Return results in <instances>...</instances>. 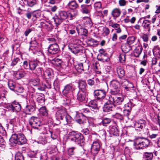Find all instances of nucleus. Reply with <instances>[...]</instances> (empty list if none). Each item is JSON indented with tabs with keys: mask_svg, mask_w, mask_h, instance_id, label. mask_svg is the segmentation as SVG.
<instances>
[{
	"mask_svg": "<svg viewBox=\"0 0 160 160\" xmlns=\"http://www.w3.org/2000/svg\"><path fill=\"white\" fill-rule=\"evenodd\" d=\"M76 14L73 13H72L69 12L61 11L59 12L58 15L55 17L54 21L57 25L60 24L63 21L67 19L70 20L74 19Z\"/></svg>",
	"mask_w": 160,
	"mask_h": 160,
	"instance_id": "f257e3e1",
	"label": "nucleus"
},
{
	"mask_svg": "<svg viewBox=\"0 0 160 160\" xmlns=\"http://www.w3.org/2000/svg\"><path fill=\"white\" fill-rule=\"evenodd\" d=\"M27 140L24 135L22 133L12 134L9 139V144L12 146H14L17 144L22 145L26 142Z\"/></svg>",
	"mask_w": 160,
	"mask_h": 160,
	"instance_id": "f03ea898",
	"label": "nucleus"
},
{
	"mask_svg": "<svg viewBox=\"0 0 160 160\" xmlns=\"http://www.w3.org/2000/svg\"><path fill=\"white\" fill-rule=\"evenodd\" d=\"M69 138L78 144L83 143L84 142V139L82 135L77 132L72 131L69 133Z\"/></svg>",
	"mask_w": 160,
	"mask_h": 160,
	"instance_id": "7ed1b4c3",
	"label": "nucleus"
},
{
	"mask_svg": "<svg viewBox=\"0 0 160 160\" xmlns=\"http://www.w3.org/2000/svg\"><path fill=\"white\" fill-rule=\"evenodd\" d=\"M116 94H111L108 99V102L112 104L113 105L121 104L123 102L125 96L123 95H115Z\"/></svg>",
	"mask_w": 160,
	"mask_h": 160,
	"instance_id": "20e7f679",
	"label": "nucleus"
},
{
	"mask_svg": "<svg viewBox=\"0 0 160 160\" xmlns=\"http://www.w3.org/2000/svg\"><path fill=\"white\" fill-rule=\"evenodd\" d=\"M110 87L111 88V94H117L119 92V83L117 80H113L110 82Z\"/></svg>",
	"mask_w": 160,
	"mask_h": 160,
	"instance_id": "39448f33",
	"label": "nucleus"
},
{
	"mask_svg": "<svg viewBox=\"0 0 160 160\" xmlns=\"http://www.w3.org/2000/svg\"><path fill=\"white\" fill-rule=\"evenodd\" d=\"M6 108L9 111L12 112H18L20 111L21 107L18 102L14 101L12 104L8 103L6 105Z\"/></svg>",
	"mask_w": 160,
	"mask_h": 160,
	"instance_id": "423d86ee",
	"label": "nucleus"
},
{
	"mask_svg": "<svg viewBox=\"0 0 160 160\" xmlns=\"http://www.w3.org/2000/svg\"><path fill=\"white\" fill-rule=\"evenodd\" d=\"M29 123L33 128H36L39 130L41 129V123L39 118L35 117H32L29 119Z\"/></svg>",
	"mask_w": 160,
	"mask_h": 160,
	"instance_id": "0eeeda50",
	"label": "nucleus"
},
{
	"mask_svg": "<svg viewBox=\"0 0 160 160\" xmlns=\"http://www.w3.org/2000/svg\"><path fill=\"white\" fill-rule=\"evenodd\" d=\"M93 94L95 98L100 102L106 96V92L104 89H97L94 91Z\"/></svg>",
	"mask_w": 160,
	"mask_h": 160,
	"instance_id": "6e6552de",
	"label": "nucleus"
},
{
	"mask_svg": "<svg viewBox=\"0 0 160 160\" xmlns=\"http://www.w3.org/2000/svg\"><path fill=\"white\" fill-rule=\"evenodd\" d=\"M100 147L99 140H97L94 142L92 144L91 149L92 153L94 155L98 154L100 150Z\"/></svg>",
	"mask_w": 160,
	"mask_h": 160,
	"instance_id": "1a4fd4ad",
	"label": "nucleus"
},
{
	"mask_svg": "<svg viewBox=\"0 0 160 160\" xmlns=\"http://www.w3.org/2000/svg\"><path fill=\"white\" fill-rule=\"evenodd\" d=\"M59 50V47L56 43L50 44L48 48V52L52 54L58 53Z\"/></svg>",
	"mask_w": 160,
	"mask_h": 160,
	"instance_id": "9d476101",
	"label": "nucleus"
},
{
	"mask_svg": "<svg viewBox=\"0 0 160 160\" xmlns=\"http://www.w3.org/2000/svg\"><path fill=\"white\" fill-rule=\"evenodd\" d=\"M73 89V87L72 84L70 83L66 85L62 91L63 94L68 97L69 94H71L72 90Z\"/></svg>",
	"mask_w": 160,
	"mask_h": 160,
	"instance_id": "9b49d317",
	"label": "nucleus"
},
{
	"mask_svg": "<svg viewBox=\"0 0 160 160\" xmlns=\"http://www.w3.org/2000/svg\"><path fill=\"white\" fill-rule=\"evenodd\" d=\"M146 121L143 120H140L136 122L134 124L135 128L138 131H141L145 126Z\"/></svg>",
	"mask_w": 160,
	"mask_h": 160,
	"instance_id": "f8f14e48",
	"label": "nucleus"
},
{
	"mask_svg": "<svg viewBox=\"0 0 160 160\" xmlns=\"http://www.w3.org/2000/svg\"><path fill=\"white\" fill-rule=\"evenodd\" d=\"M66 110L64 108L60 109L58 110L56 113V117L58 120H63V117L67 113Z\"/></svg>",
	"mask_w": 160,
	"mask_h": 160,
	"instance_id": "ddd939ff",
	"label": "nucleus"
},
{
	"mask_svg": "<svg viewBox=\"0 0 160 160\" xmlns=\"http://www.w3.org/2000/svg\"><path fill=\"white\" fill-rule=\"evenodd\" d=\"M81 12L83 14H88L89 13L91 8V4L86 5L82 4L80 6Z\"/></svg>",
	"mask_w": 160,
	"mask_h": 160,
	"instance_id": "4468645a",
	"label": "nucleus"
},
{
	"mask_svg": "<svg viewBox=\"0 0 160 160\" xmlns=\"http://www.w3.org/2000/svg\"><path fill=\"white\" fill-rule=\"evenodd\" d=\"M52 71L50 69H46L42 75V78L45 79H48L50 80V78L52 77Z\"/></svg>",
	"mask_w": 160,
	"mask_h": 160,
	"instance_id": "2eb2a0df",
	"label": "nucleus"
},
{
	"mask_svg": "<svg viewBox=\"0 0 160 160\" xmlns=\"http://www.w3.org/2000/svg\"><path fill=\"white\" fill-rule=\"evenodd\" d=\"M68 8L71 10H75L78 8L79 5L75 0L69 2L67 5Z\"/></svg>",
	"mask_w": 160,
	"mask_h": 160,
	"instance_id": "dca6fc26",
	"label": "nucleus"
},
{
	"mask_svg": "<svg viewBox=\"0 0 160 160\" xmlns=\"http://www.w3.org/2000/svg\"><path fill=\"white\" fill-rule=\"evenodd\" d=\"M121 14V10L119 8H115L113 9L112 12L111 14L114 19L119 17Z\"/></svg>",
	"mask_w": 160,
	"mask_h": 160,
	"instance_id": "f3484780",
	"label": "nucleus"
},
{
	"mask_svg": "<svg viewBox=\"0 0 160 160\" xmlns=\"http://www.w3.org/2000/svg\"><path fill=\"white\" fill-rule=\"evenodd\" d=\"M101 102L99 103V102L96 101H91L89 103V107L98 110L99 108L101 107Z\"/></svg>",
	"mask_w": 160,
	"mask_h": 160,
	"instance_id": "a211bd4d",
	"label": "nucleus"
},
{
	"mask_svg": "<svg viewBox=\"0 0 160 160\" xmlns=\"http://www.w3.org/2000/svg\"><path fill=\"white\" fill-rule=\"evenodd\" d=\"M86 98V93L84 91H79L77 94V99L80 102L84 101Z\"/></svg>",
	"mask_w": 160,
	"mask_h": 160,
	"instance_id": "6ab92c4d",
	"label": "nucleus"
},
{
	"mask_svg": "<svg viewBox=\"0 0 160 160\" xmlns=\"http://www.w3.org/2000/svg\"><path fill=\"white\" fill-rule=\"evenodd\" d=\"M134 148L136 149H143L145 148L143 144L141 142L140 140H136L134 143Z\"/></svg>",
	"mask_w": 160,
	"mask_h": 160,
	"instance_id": "aec40b11",
	"label": "nucleus"
},
{
	"mask_svg": "<svg viewBox=\"0 0 160 160\" xmlns=\"http://www.w3.org/2000/svg\"><path fill=\"white\" fill-rule=\"evenodd\" d=\"M87 84L84 81L81 80L79 81V88L80 91H84L85 92L86 90Z\"/></svg>",
	"mask_w": 160,
	"mask_h": 160,
	"instance_id": "412c9836",
	"label": "nucleus"
},
{
	"mask_svg": "<svg viewBox=\"0 0 160 160\" xmlns=\"http://www.w3.org/2000/svg\"><path fill=\"white\" fill-rule=\"evenodd\" d=\"M38 61H30L29 62V69L32 70H35L38 66Z\"/></svg>",
	"mask_w": 160,
	"mask_h": 160,
	"instance_id": "4be33fe9",
	"label": "nucleus"
},
{
	"mask_svg": "<svg viewBox=\"0 0 160 160\" xmlns=\"http://www.w3.org/2000/svg\"><path fill=\"white\" fill-rule=\"evenodd\" d=\"M142 48L140 45H138L134 50V56L136 57H138L141 53Z\"/></svg>",
	"mask_w": 160,
	"mask_h": 160,
	"instance_id": "5701e85b",
	"label": "nucleus"
},
{
	"mask_svg": "<svg viewBox=\"0 0 160 160\" xmlns=\"http://www.w3.org/2000/svg\"><path fill=\"white\" fill-rule=\"evenodd\" d=\"M108 102L106 103L103 106V110L105 112H108L112 110V104L108 103Z\"/></svg>",
	"mask_w": 160,
	"mask_h": 160,
	"instance_id": "b1692460",
	"label": "nucleus"
},
{
	"mask_svg": "<svg viewBox=\"0 0 160 160\" xmlns=\"http://www.w3.org/2000/svg\"><path fill=\"white\" fill-rule=\"evenodd\" d=\"M35 110V105L34 104L28 105L26 107V111L29 114L34 112Z\"/></svg>",
	"mask_w": 160,
	"mask_h": 160,
	"instance_id": "393cba45",
	"label": "nucleus"
},
{
	"mask_svg": "<svg viewBox=\"0 0 160 160\" xmlns=\"http://www.w3.org/2000/svg\"><path fill=\"white\" fill-rule=\"evenodd\" d=\"M109 24V26L115 29L117 33H120L121 32V30L119 24L116 23L113 24L112 22H110Z\"/></svg>",
	"mask_w": 160,
	"mask_h": 160,
	"instance_id": "a878e982",
	"label": "nucleus"
},
{
	"mask_svg": "<svg viewBox=\"0 0 160 160\" xmlns=\"http://www.w3.org/2000/svg\"><path fill=\"white\" fill-rule=\"evenodd\" d=\"M120 82L122 86H124V88L126 89L128 88V87L129 85H132L131 82H129V81L126 79L122 78L120 81Z\"/></svg>",
	"mask_w": 160,
	"mask_h": 160,
	"instance_id": "bb28decb",
	"label": "nucleus"
},
{
	"mask_svg": "<svg viewBox=\"0 0 160 160\" xmlns=\"http://www.w3.org/2000/svg\"><path fill=\"white\" fill-rule=\"evenodd\" d=\"M117 71L120 78H122L124 76L125 74L124 70L121 67H119L117 68Z\"/></svg>",
	"mask_w": 160,
	"mask_h": 160,
	"instance_id": "cd10ccee",
	"label": "nucleus"
},
{
	"mask_svg": "<svg viewBox=\"0 0 160 160\" xmlns=\"http://www.w3.org/2000/svg\"><path fill=\"white\" fill-rule=\"evenodd\" d=\"M44 95L41 93H38L36 94V97L37 98V101L41 103L44 102Z\"/></svg>",
	"mask_w": 160,
	"mask_h": 160,
	"instance_id": "c85d7f7f",
	"label": "nucleus"
},
{
	"mask_svg": "<svg viewBox=\"0 0 160 160\" xmlns=\"http://www.w3.org/2000/svg\"><path fill=\"white\" fill-rule=\"evenodd\" d=\"M29 82L34 86H38L40 84V80L38 78H32L30 80Z\"/></svg>",
	"mask_w": 160,
	"mask_h": 160,
	"instance_id": "c756f323",
	"label": "nucleus"
},
{
	"mask_svg": "<svg viewBox=\"0 0 160 160\" xmlns=\"http://www.w3.org/2000/svg\"><path fill=\"white\" fill-rule=\"evenodd\" d=\"M47 142V138L44 136H40L38 139V142L44 145Z\"/></svg>",
	"mask_w": 160,
	"mask_h": 160,
	"instance_id": "7c9ffc66",
	"label": "nucleus"
},
{
	"mask_svg": "<svg viewBox=\"0 0 160 160\" xmlns=\"http://www.w3.org/2000/svg\"><path fill=\"white\" fill-rule=\"evenodd\" d=\"M153 155L152 152H145L144 153L143 158L147 160H151L153 158Z\"/></svg>",
	"mask_w": 160,
	"mask_h": 160,
	"instance_id": "2f4dec72",
	"label": "nucleus"
},
{
	"mask_svg": "<svg viewBox=\"0 0 160 160\" xmlns=\"http://www.w3.org/2000/svg\"><path fill=\"white\" fill-rule=\"evenodd\" d=\"M65 117H63V120L66 121L65 124H68L70 123L72 121V118L67 113L65 115Z\"/></svg>",
	"mask_w": 160,
	"mask_h": 160,
	"instance_id": "473e14b6",
	"label": "nucleus"
},
{
	"mask_svg": "<svg viewBox=\"0 0 160 160\" xmlns=\"http://www.w3.org/2000/svg\"><path fill=\"white\" fill-rule=\"evenodd\" d=\"M6 142L1 136H0V148H1L2 150H4L6 147ZM1 148H0V149Z\"/></svg>",
	"mask_w": 160,
	"mask_h": 160,
	"instance_id": "72a5a7b5",
	"label": "nucleus"
},
{
	"mask_svg": "<svg viewBox=\"0 0 160 160\" xmlns=\"http://www.w3.org/2000/svg\"><path fill=\"white\" fill-rule=\"evenodd\" d=\"M110 132L111 134L116 135L118 133L119 131L116 126H112L110 128Z\"/></svg>",
	"mask_w": 160,
	"mask_h": 160,
	"instance_id": "f704fd0d",
	"label": "nucleus"
},
{
	"mask_svg": "<svg viewBox=\"0 0 160 160\" xmlns=\"http://www.w3.org/2000/svg\"><path fill=\"white\" fill-rule=\"evenodd\" d=\"M136 39V38L134 36L129 37L127 40L128 44L129 45L135 44Z\"/></svg>",
	"mask_w": 160,
	"mask_h": 160,
	"instance_id": "c9c22d12",
	"label": "nucleus"
},
{
	"mask_svg": "<svg viewBox=\"0 0 160 160\" xmlns=\"http://www.w3.org/2000/svg\"><path fill=\"white\" fill-rule=\"evenodd\" d=\"M40 114L44 116H47L48 115V111L45 107H42L39 109Z\"/></svg>",
	"mask_w": 160,
	"mask_h": 160,
	"instance_id": "e433bc0d",
	"label": "nucleus"
},
{
	"mask_svg": "<svg viewBox=\"0 0 160 160\" xmlns=\"http://www.w3.org/2000/svg\"><path fill=\"white\" fill-rule=\"evenodd\" d=\"M8 86L9 88L12 90H14L16 88L15 83L12 80H9L8 82Z\"/></svg>",
	"mask_w": 160,
	"mask_h": 160,
	"instance_id": "4c0bfd02",
	"label": "nucleus"
},
{
	"mask_svg": "<svg viewBox=\"0 0 160 160\" xmlns=\"http://www.w3.org/2000/svg\"><path fill=\"white\" fill-rule=\"evenodd\" d=\"M24 1L27 2L28 6L32 7L36 4V0H24Z\"/></svg>",
	"mask_w": 160,
	"mask_h": 160,
	"instance_id": "58836bf2",
	"label": "nucleus"
},
{
	"mask_svg": "<svg viewBox=\"0 0 160 160\" xmlns=\"http://www.w3.org/2000/svg\"><path fill=\"white\" fill-rule=\"evenodd\" d=\"M101 58L99 59L101 61L107 62L108 60V54L106 53L100 55Z\"/></svg>",
	"mask_w": 160,
	"mask_h": 160,
	"instance_id": "ea45409f",
	"label": "nucleus"
},
{
	"mask_svg": "<svg viewBox=\"0 0 160 160\" xmlns=\"http://www.w3.org/2000/svg\"><path fill=\"white\" fill-rule=\"evenodd\" d=\"M132 49L131 46L128 44V45H124L122 47V50L125 53L128 52Z\"/></svg>",
	"mask_w": 160,
	"mask_h": 160,
	"instance_id": "a19ab883",
	"label": "nucleus"
},
{
	"mask_svg": "<svg viewBox=\"0 0 160 160\" xmlns=\"http://www.w3.org/2000/svg\"><path fill=\"white\" fill-rule=\"evenodd\" d=\"M83 63H78L75 66V68L78 72H83Z\"/></svg>",
	"mask_w": 160,
	"mask_h": 160,
	"instance_id": "79ce46f5",
	"label": "nucleus"
},
{
	"mask_svg": "<svg viewBox=\"0 0 160 160\" xmlns=\"http://www.w3.org/2000/svg\"><path fill=\"white\" fill-rule=\"evenodd\" d=\"M32 19H36L40 15V12L39 10L34 11L32 12Z\"/></svg>",
	"mask_w": 160,
	"mask_h": 160,
	"instance_id": "37998d69",
	"label": "nucleus"
},
{
	"mask_svg": "<svg viewBox=\"0 0 160 160\" xmlns=\"http://www.w3.org/2000/svg\"><path fill=\"white\" fill-rule=\"evenodd\" d=\"M141 142L142 143L145 148L147 147L149 145L150 141L149 140L147 139H144L140 140Z\"/></svg>",
	"mask_w": 160,
	"mask_h": 160,
	"instance_id": "c03bdc74",
	"label": "nucleus"
},
{
	"mask_svg": "<svg viewBox=\"0 0 160 160\" xmlns=\"http://www.w3.org/2000/svg\"><path fill=\"white\" fill-rule=\"evenodd\" d=\"M26 73L24 72L21 71L18 72L16 74V77L18 79H21L23 78L26 75Z\"/></svg>",
	"mask_w": 160,
	"mask_h": 160,
	"instance_id": "a18cd8bd",
	"label": "nucleus"
},
{
	"mask_svg": "<svg viewBox=\"0 0 160 160\" xmlns=\"http://www.w3.org/2000/svg\"><path fill=\"white\" fill-rule=\"evenodd\" d=\"M111 122V119L109 118H104L102 121V125L106 126L107 124Z\"/></svg>",
	"mask_w": 160,
	"mask_h": 160,
	"instance_id": "49530a36",
	"label": "nucleus"
},
{
	"mask_svg": "<svg viewBox=\"0 0 160 160\" xmlns=\"http://www.w3.org/2000/svg\"><path fill=\"white\" fill-rule=\"evenodd\" d=\"M33 73L38 76H42V68H36Z\"/></svg>",
	"mask_w": 160,
	"mask_h": 160,
	"instance_id": "de8ad7c7",
	"label": "nucleus"
},
{
	"mask_svg": "<svg viewBox=\"0 0 160 160\" xmlns=\"http://www.w3.org/2000/svg\"><path fill=\"white\" fill-rule=\"evenodd\" d=\"M83 72H87L90 66L89 63L85 62L83 63Z\"/></svg>",
	"mask_w": 160,
	"mask_h": 160,
	"instance_id": "09e8293b",
	"label": "nucleus"
},
{
	"mask_svg": "<svg viewBox=\"0 0 160 160\" xmlns=\"http://www.w3.org/2000/svg\"><path fill=\"white\" fill-rule=\"evenodd\" d=\"M15 159L16 160H24V157L21 153H17L15 156Z\"/></svg>",
	"mask_w": 160,
	"mask_h": 160,
	"instance_id": "8fccbe9b",
	"label": "nucleus"
},
{
	"mask_svg": "<svg viewBox=\"0 0 160 160\" xmlns=\"http://www.w3.org/2000/svg\"><path fill=\"white\" fill-rule=\"evenodd\" d=\"M119 59L120 62L122 63H123L125 61V55L124 54H120L119 57Z\"/></svg>",
	"mask_w": 160,
	"mask_h": 160,
	"instance_id": "3c124183",
	"label": "nucleus"
},
{
	"mask_svg": "<svg viewBox=\"0 0 160 160\" xmlns=\"http://www.w3.org/2000/svg\"><path fill=\"white\" fill-rule=\"evenodd\" d=\"M7 93V92L6 90L4 89H0V96L5 98V96L6 95Z\"/></svg>",
	"mask_w": 160,
	"mask_h": 160,
	"instance_id": "603ef678",
	"label": "nucleus"
},
{
	"mask_svg": "<svg viewBox=\"0 0 160 160\" xmlns=\"http://www.w3.org/2000/svg\"><path fill=\"white\" fill-rule=\"evenodd\" d=\"M61 61L60 59L56 58L53 60L52 63L57 65H61Z\"/></svg>",
	"mask_w": 160,
	"mask_h": 160,
	"instance_id": "864d4df0",
	"label": "nucleus"
},
{
	"mask_svg": "<svg viewBox=\"0 0 160 160\" xmlns=\"http://www.w3.org/2000/svg\"><path fill=\"white\" fill-rule=\"evenodd\" d=\"M85 25L87 27H91L92 25V23L91 19L89 18H88L87 22H86Z\"/></svg>",
	"mask_w": 160,
	"mask_h": 160,
	"instance_id": "5fc2aeb1",
	"label": "nucleus"
},
{
	"mask_svg": "<svg viewBox=\"0 0 160 160\" xmlns=\"http://www.w3.org/2000/svg\"><path fill=\"white\" fill-rule=\"evenodd\" d=\"M76 122L79 124H83V125H85L86 122V120L82 119L81 118H79L77 119L76 120Z\"/></svg>",
	"mask_w": 160,
	"mask_h": 160,
	"instance_id": "6e6d98bb",
	"label": "nucleus"
},
{
	"mask_svg": "<svg viewBox=\"0 0 160 160\" xmlns=\"http://www.w3.org/2000/svg\"><path fill=\"white\" fill-rule=\"evenodd\" d=\"M150 21L148 20H145L143 21L142 24L144 25V27L148 28L149 27Z\"/></svg>",
	"mask_w": 160,
	"mask_h": 160,
	"instance_id": "4d7b16f0",
	"label": "nucleus"
},
{
	"mask_svg": "<svg viewBox=\"0 0 160 160\" xmlns=\"http://www.w3.org/2000/svg\"><path fill=\"white\" fill-rule=\"evenodd\" d=\"M89 108V106H86V107L82 108L80 110L82 112H83L85 113H88L90 112Z\"/></svg>",
	"mask_w": 160,
	"mask_h": 160,
	"instance_id": "13d9d810",
	"label": "nucleus"
},
{
	"mask_svg": "<svg viewBox=\"0 0 160 160\" xmlns=\"http://www.w3.org/2000/svg\"><path fill=\"white\" fill-rule=\"evenodd\" d=\"M128 2L125 0H119L118 1V3L120 6H124L126 5L127 3Z\"/></svg>",
	"mask_w": 160,
	"mask_h": 160,
	"instance_id": "bf43d9fd",
	"label": "nucleus"
},
{
	"mask_svg": "<svg viewBox=\"0 0 160 160\" xmlns=\"http://www.w3.org/2000/svg\"><path fill=\"white\" fill-rule=\"evenodd\" d=\"M19 60L20 59L18 58H14L12 60V62L11 64V65L14 66L16 65Z\"/></svg>",
	"mask_w": 160,
	"mask_h": 160,
	"instance_id": "052dcab7",
	"label": "nucleus"
},
{
	"mask_svg": "<svg viewBox=\"0 0 160 160\" xmlns=\"http://www.w3.org/2000/svg\"><path fill=\"white\" fill-rule=\"evenodd\" d=\"M115 117L120 120H122L123 119V116L120 113H116L115 115Z\"/></svg>",
	"mask_w": 160,
	"mask_h": 160,
	"instance_id": "680f3d73",
	"label": "nucleus"
},
{
	"mask_svg": "<svg viewBox=\"0 0 160 160\" xmlns=\"http://www.w3.org/2000/svg\"><path fill=\"white\" fill-rule=\"evenodd\" d=\"M75 148L73 147L69 148L68 150V153L69 155H72L74 154V150Z\"/></svg>",
	"mask_w": 160,
	"mask_h": 160,
	"instance_id": "e2e57ef3",
	"label": "nucleus"
},
{
	"mask_svg": "<svg viewBox=\"0 0 160 160\" xmlns=\"http://www.w3.org/2000/svg\"><path fill=\"white\" fill-rule=\"evenodd\" d=\"M130 108L125 109L123 110V113L125 116H128L129 115L130 112Z\"/></svg>",
	"mask_w": 160,
	"mask_h": 160,
	"instance_id": "0e129e2a",
	"label": "nucleus"
},
{
	"mask_svg": "<svg viewBox=\"0 0 160 160\" xmlns=\"http://www.w3.org/2000/svg\"><path fill=\"white\" fill-rule=\"evenodd\" d=\"M142 37L144 42H147L148 41V36L147 34H143Z\"/></svg>",
	"mask_w": 160,
	"mask_h": 160,
	"instance_id": "69168bd1",
	"label": "nucleus"
},
{
	"mask_svg": "<svg viewBox=\"0 0 160 160\" xmlns=\"http://www.w3.org/2000/svg\"><path fill=\"white\" fill-rule=\"evenodd\" d=\"M159 132H157L155 134H152L150 135L149 137L151 139H154L156 138L159 136Z\"/></svg>",
	"mask_w": 160,
	"mask_h": 160,
	"instance_id": "338daca9",
	"label": "nucleus"
},
{
	"mask_svg": "<svg viewBox=\"0 0 160 160\" xmlns=\"http://www.w3.org/2000/svg\"><path fill=\"white\" fill-rule=\"evenodd\" d=\"M156 10L155 12V13L158 14L160 13V4L157 5L156 6Z\"/></svg>",
	"mask_w": 160,
	"mask_h": 160,
	"instance_id": "774afa93",
	"label": "nucleus"
}]
</instances>
